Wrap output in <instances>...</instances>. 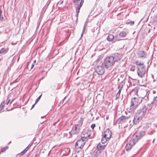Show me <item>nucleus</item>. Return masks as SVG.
Returning a JSON list of instances; mask_svg holds the SVG:
<instances>
[{"instance_id":"nucleus-1","label":"nucleus","mask_w":157,"mask_h":157,"mask_svg":"<svg viewBox=\"0 0 157 157\" xmlns=\"http://www.w3.org/2000/svg\"><path fill=\"white\" fill-rule=\"evenodd\" d=\"M141 98L134 97L131 99L130 110L132 111L136 109L142 102Z\"/></svg>"},{"instance_id":"nucleus-2","label":"nucleus","mask_w":157,"mask_h":157,"mask_svg":"<svg viewBox=\"0 0 157 157\" xmlns=\"http://www.w3.org/2000/svg\"><path fill=\"white\" fill-rule=\"evenodd\" d=\"M102 65V66H98L96 69V71L99 75H102L104 73V70L103 67L106 68H108V58L107 57L105 59Z\"/></svg>"},{"instance_id":"nucleus-3","label":"nucleus","mask_w":157,"mask_h":157,"mask_svg":"<svg viewBox=\"0 0 157 157\" xmlns=\"http://www.w3.org/2000/svg\"><path fill=\"white\" fill-rule=\"evenodd\" d=\"M82 118L81 117L80 120L78 121V123L72 128L71 134H77L79 132L82 124Z\"/></svg>"},{"instance_id":"nucleus-4","label":"nucleus","mask_w":157,"mask_h":157,"mask_svg":"<svg viewBox=\"0 0 157 157\" xmlns=\"http://www.w3.org/2000/svg\"><path fill=\"white\" fill-rule=\"evenodd\" d=\"M107 144V143L106 144H102V143L101 142L98 143L97 146V148L94 150V154L96 156H98L100 154L101 151L104 150Z\"/></svg>"},{"instance_id":"nucleus-5","label":"nucleus","mask_w":157,"mask_h":157,"mask_svg":"<svg viewBox=\"0 0 157 157\" xmlns=\"http://www.w3.org/2000/svg\"><path fill=\"white\" fill-rule=\"evenodd\" d=\"M137 73L138 76L141 78H143L146 72V67L145 66H137Z\"/></svg>"},{"instance_id":"nucleus-6","label":"nucleus","mask_w":157,"mask_h":157,"mask_svg":"<svg viewBox=\"0 0 157 157\" xmlns=\"http://www.w3.org/2000/svg\"><path fill=\"white\" fill-rule=\"evenodd\" d=\"M85 143V140L83 138H81L78 140L75 143V147L76 149H78L79 151L81 150L83 148Z\"/></svg>"},{"instance_id":"nucleus-7","label":"nucleus","mask_w":157,"mask_h":157,"mask_svg":"<svg viewBox=\"0 0 157 157\" xmlns=\"http://www.w3.org/2000/svg\"><path fill=\"white\" fill-rule=\"evenodd\" d=\"M147 109V108L146 106H144L143 108L140 109L136 113L138 116L143 118L146 115V113Z\"/></svg>"},{"instance_id":"nucleus-8","label":"nucleus","mask_w":157,"mask_h":157,"mask_svg":"<svg viewBox=\"0 0 157 157\" xmlns=\"http://www.w3.org/2000/svg\"><path fill=\"white\" fill-rule=\"evenodd\" d=\"M145 134V132L144 131H141L139 132L137 135H136L135 137L131 140H133V142L135 144L140 139L144 136Z\"/></svg>"},{"instance_id":"nucleus-9","label":"nucleus","mask_w":157,"mask_h":157,"mask_svg":"<svg viewBox=\"0 0 157 157\" xmlns=\"http://www.w3.org/2000/svg\"><path fill=\"white\" fill-rule=\"evenodd\" d=\"M129 117L122 116L117 119L116 122L118 124L124 123L129 121Z\"/></svg>"},{"instance_id":"nucleus-10","label":"nucleus","mask_w":157,"mask_h":157,"mask_svg":"<svg viewBox=\"0 0 157 157\" xmlns=\"http://www.w3.org/2000/svg\"><path fill=\"white\" fill-rule=\"evenodd\" d=\"M108 129H107L105 131L104 133L102 134V138L101 139V143L102 144H105L107 141L108 137H107L108 134Z\"/></svg>"},{"instance_id":"nucleus-11","label":"nucleus","mask_w":157,"mask_h":157,"mask_svg":"<svg viewBox=\"0 0 157 157\" xmlns=\"http://www.w3.org/2000/svg\"><path fill=\"white\" fill-rule=\"evenodd\" d=\"M142 118L138 116L136 114L135 115L134 118L133 120V123L134 124H137L140 122L142 119Z\"/></svg>"},{"instance_id":"nucleus-12","label":"nucleus","mask_w":157,"mask_h":157,"mask_svg":"<svg viewBox=\"0 0 157 157\" xmlns=\"http://www.w3.org/2000/svg\"><path fill=\"white\" fill-rule=\"evenodd\" d=\"M138 90L137 88L135 87L130 92V94L132 97H134V96L135 95L137 96L138 95Z\"/></svg>"},{"instance_id":"nucleus-13","label":"nucleus","mask_w":157,"mask_h":157,"mask_svg":"<svg viewBox=\"0 0 157 157\" xmlns=\"http://www.w3.org/2000/svg\"><path fill=\"white\" fill-rule=\"evenodd\" d=\"M147 94V92L144 90H143L140 91L138 96L139 98H141L143 99L146 96Z\"/></svg>"},{"instance_id":"nucleus-14","label":"nucleus","mask_w":157,"mask_h":157,"mask_svg":"<svg viewBox=\"0 0 157 157\" xmlns=\"http://www.w3.org/2000/svg\"><path fill=\"white\" fill-rule=\"evenodd\" d=\"M133 140H131L130 141L129 143L127 144L125 146V149L127 151H128L130 150L132 147L134 145L135 143L133 142Z\"/></svg>"},{"instance_id":"nucleus-15","label":"nucleus","mask_w":157,"mask_h":157,"mask_svg":"<svg viewBox=\"0 0 157 157\" xmlns=\"http://www.w3.org/2000/svg\"><path fill=\"white\" fill-rule=\"evenodd\" d=\"M138 56L139 58H146L147 56V53L144 51H140L138 53Z\"/></svg>"},{"instance_id":"nucleus-16","label":"nucleus","mask_w":157,"mask_h":157,"mask_svg":"<svg viewBox=\"0 0 157 157\" xmlns=\"http://www.w3.org/2000/svg\"><path fill=\"white\" fill-rule=\"evenodd\" d=\"M84 2V0H81L80 2V3L79 4H78V6L77 7L76 9V13H77V15H76V17H78V14L79 12V10H80Z\"/></svg>"},{"instance_id":"nucleus-17","label":"nucleus","mask_w":157,"mask_h":157,"mask_svg":"<svg viewBox=\"0 0 157 157\" xmlns=\"http://www.w3.org/2000/svg\"><path fill=\"white\" fill-rule=\"evenodd\" d=\"M114 58L113 56H109V65L112 66L115 62Z\"/></svg>"},{"instance_id":"nucleus-18","label":"nucleus","mask_w":157,"mask_h":157,"mask_svg":"<svg viewBox=\"0 0 157 157\" xmlns=\"http://www.w3.org/2000/svg\"><path fill=\"white\" fill-rule=\"evenodd\" d=\"M116 40V39L114 38V36L112 34L109 35V41H112L113 42H114Z\"/></svg>"},{"instance_id":"nucleus-19","label":"nucleus","mask_w":157,"mask_h":157,"mask_svg":"<svg viewBox=\"0 0 157 157\" xmlns=\"http://www.w3.org/2000/svg\"><path fill=\"white\" fill-rule=\"evenodd\" d=\"M90 132H88V133L85 134H83V136H82L81 138H83V139H84L85 140H87L88 138H90L89 136H90Z\"/></svg>"},{"instance_id":"nucleus-20","label":"nucleus","mask_w":157,"mask_h":157,"mask_svg":"<svg viewBox=\"0 0 157 157\" xmlns=\"http://www.w3.org/2000/svg\"><path fill=\"white\" fill-rule=\"evenodd\" d=\"M127 33L128 32L125 31H122L119 33V36L121 37H124L126 36Z\"/></svg>"},{"instance_id":"nucleus-21","label":"nucleus","mask_w":157,"mask_h":157,"mask_svg":"<svg viewBox=\"0 0 157 157\" xmlns=\"http://www.w3.org/2000/svg\"><path fill=\"white\" fill-rule=\"evenodd\" d=\"M129 69L130 71H135L136 69V67L134 65H130L129 67Z\"/></svg>"},{"instance_id":"nucleus-22","label":"nucleus","mask_w":157,"mask_h":157,"mask_svg":"<svg viewBox=\"0 0 157 157\" xmlns=\"http://www.w3.org/2000/svg\"><path fill=\"white\" fill-rule=\"evenodd\" d=\"M135 63L136 64L139 66H145L144 65V63L143 62H140L138 61H136L135 62Z\"/></svg>"},{"instance_id":"nucleus-23","label":"nucleus","mask_w":157,"mask_h":157,"mask_svg":"<svg viewBox=\"0 0 157 157\" xmlns=\"http://www.w3.org/2000/svg\"><path fill=\"white\" fill-rule=\"evenodd\" d=\"M8 50L5 48H2L0 50V54H4L7 52Z\"/></svg>"},{"instance_id":"nucleus-24","label":"nucleus","mask_w":157,"mask_h":157,"mask_svg":"<svg viewBox=\"0 0 157 157\" xmlns=\"http://www.w3.org/2000/svg\"><path fill=\"white\" fill-rule=\"evenodd\" d=\"M154 104V103L153 101H152L150 104H148L147 105V109L148 108L149 110L151 109L153 107Z\"/></svg>"},{"instance_id":"nucleus-25","label":"nucleus","mask_w":157,"mask_h":157,"mask_svg":"<svg viewBox=\"0 0 157 157\" xmlns=\"http://www.w3.org/2000/svg\"><path fill=\"white\" fill-rule=\"evenodd\" d=\"M4 20V17L2 14V13L1 10H0V20L2 21Z\"/></svg>"},{"instance_id":"nucleus-26","label":"nucleus","mask_w":157,"mask_h":157,"mask_svg":"<svg viewBox=\"0 0 157 157\" xmlns=\"http://www.w3.org/2000/svg\"><path fill=\"white\" fill-rule=\"evenodd\" d=\"M5 105V101H4L1 104V107H0V111H1L4 109Z\"/></svg>"},{"instance_id":"nucleus-27","label":"nucleus","mask_w":157,"mask_h":157,"mask_svg":"<svg viewBox=\"0 0 157 157\" xmlns=\"http://www.w3.org/2000/svg\"><path fill=\"white\" fill-rule=\"evenodd\" d=\"M153 102L154 103L155 105H157V96L155 97H154Z\"/></svg>"},{"instance_id":"nucleus-28","label":"nucleus","mask_w":157,"mask_h":157,"mask_svg":"<svg viewBox=\"0 0 157 157\" xmlns=\"http://www.w3.org/2000/svg\"><path fill=\"white\" fill-rule=\"evenodd\" d=\"M28 151L27 148H25L22 151L21 153L20 154L21 155H24Z\"/></svg>"},{"instance_id":"nucleus-29","label":"nucleus","mask_w":157,"mask_h":157,"mask_svg":"<svg viewBox=\"0 0 157 157\" xmlns=\"http://www.w3.org/2000/svg\"><path fill=\"white\" fill-rule=\"evenodd\" d=\"M42 94H41L36 100L35 104H36L37 102H38L40 100L41 96H42Z\"/></svg>"},{"instance_id":"nucleus-30","label":"nucleus","mask_w":157,"mask_h":157,"mask_svg":"<svg viewBox=\"0 0 157 157\" xmlns=\"http://www.w3.org/2000/svg\"><path fill=\"white\" fill-rule=\"evenodd\" d=\"M120 94L119 93H117L116 95V99H117L119 98L120 96Z\"/></svg>"},{"instance_id":"nucleus-31","label":"nucleus","mask_w":157,"mask_h":157,"mask_svg":"<svg viewBox=\"0 0 157 157\" xmlns=\"http://www.w3.org/2000/svg\"><path fill=\"white\" fill-rule=\"evenodd\" d=\"M80 0H74L73 2L75 4H78Z\"/></svg>"},{"instance_id":"nucleus-32","label":"nucleus","mask_w":157,"mask_h":157,"mask_svg":"<svg viewBox=\"0 0 157 157\" xmlns=\"http://www.w3.org/2000/svg\"><path fill=\"white\" fill-rule=\"evenodd\" d=\"M8 148V147H5L4 148H3V149H2V151H1V152H4L6 149H7Z\"/></svg>"},{"instance_id":"nucleus-33","label":"nucleus","mask_w":157,"mask_h":157,"mask_svg":"<svg viewBox=\"0 0 157 157\" xmlns=\"http://www.w3.org/2000/svg\"><path fill=\"white\" fill-rule=\"evenodd\" d=\"M109 135H110V136H109V140L111 138V136H112V132H111V131H110V132L109 133Z\"/></svg>"},{"instance_id":"nucleus-34","label":"nucleus","mask_w":157,"mask_h":157,"mask_svg":"<svg viewBox=\"0 0 157 157\" xmlns=\"http://www.w3.org/2000/svg\"><path fill=\"white\" fill-rule=\"evenodd\" d=\"M95 124H92L91 125V128L93 129L94 127H95Z\"/></svg>"},{"instance_id":"nucleus-35","label":"nucleus","mask_w":157,"mask_h":157,"mask_svg":"<svg viewBox=\"0 0 157 157\" xmlns=\"http://www.w3.org/2000/svg\"><path fill=\"white\" fill-rule=\"evenodd\" d=\"M86 29V28L85 27H83V31H82V33L81 34V37H82V35H83V34L84 32V31H85V30Z\"/></svg>"},{"instance_id":"nucleus-36","label":"nucleus","mask_w":157,"mask_h":157,"mask_svg":"<svg viewBox=\"0 0 157 157\" xmlns=\"http://www.w3.org/2000/svg\"><path fill=\"white\" fill-rule=\"evenodd\" d=\"M154 21L157 23V14L154 18Z\"/></svg>"},{"instance_id":"nucleus-37","label":"nucleus","mask_w":157,"mask_h":157,"mask_svg":"<svg viewBox=\"0 0 157 157\" xmlns=\"http://www.w3.org/2000/svg\"><path fill=\"white\" fill-rule=\"evenodd\" d=\"M121 87L119 90V91L118 92V93H119L120 94V93H121Z\"/></svg>"},{"instance_id":"nucleus-38","label":"nucleus","mask_w":157,"mask_h":157,"mask_svg":"<svg viewBox=\"0 0 157 157\" xmlns=\"http://www.w3.org/2000/svg\"><path fill=\"white\" fill-rule=\"evenodd\" d=\"M34 64H33L32 65H31V69H32V68H33V67H34Z\"/></svg>"},{"instance_id":"nucleus-39","label":"nucleus","mask_w":157,"mask_h":157,"mask_svg":"<svg viewBox=\"0 0 157 157\" xmlns=\"http://www.w3.org/2000/svg\"><path fill=\"white\" fill-rule=\"evenodd\" d=\"M99 57L98 58V59L97 60H96V62H97L98 61V60L100 59V58H101V57L100 56H99Z\"/></svg>"},{"instance_id":"nucleus-40","label":"nucleus","mask_w":157,"mask_h":157,"mask_svg":"<svg viewBox=\"0 0 157 157\" xmlns=\"http://www.w3.org/2000/svg\"><path fill=\"white\" fill-rule=\"evenodd\" d=\"M130 23L131 25H133L134 24V22L133 21H131Z\"/></svg>"},{"instance_id":"nucleus-41","label":"nucleus","mask_w":157,"mask_h":157,"mask_svg":"<svg viewBox=\"0 0 157 157\" xmlns=\"http://www.w3.org/2000/svg\"><path fill=\"white\" fill-rule=\"evenodd\" d=\"M10 99H9V100H8V101L7 102V103H6V105H8V104H9V102H10Z\"/></svg>"},{"instance_id":"nucleus-42","label":"nucleus","mask_w":157,"mask_h":157,"mask_svg":"<svg viewBox=\"0 0 157 157\" xmlns=\"http://www.w3.org/2000/svg\"><path fill=\"white\" fill-rule=\"evenodd\" d=\"M35 103L32 106V107L31 108V109H32L33 108H34V106L35 105Z\"/></svg>"},{"instance_id":"nucleus-43","label":"nucleus","mask_w":157,"mask_h":157,"mask_svg":"<svg viewBox=\"0 0 157 157\" xmlns=\"http://www.w3.org/2000/svg\"><path fill=\"white\" fill-rule=\"evenodd\" d=\"M29 145L26 148H27V150H28V149H29Z\"/></svg>"},{"instance_id":"nucleus-44","label":"nucleus","mask_w":157,"mask_h":157,"mask_svg":"<svg viewBox=\"0 0 157 157\" xmlns=\"http://www.w3.org/2000/svg\"><path fill=\"white\" fill-rule=\"evenodd\" d=\"M86 24H85L84 25V27H85L86 28Z\"/></svg>"},{"instance_id":"nucleus-45","label":"nucleus","mask_w":157,"mask_h":157,"mask_svg":"<svg viewBox=\"0 0 157 157\" xmlns=\"http://www.w3.org/2000/svg\"><path fill=\"white\" fill-rule=\"evenodd\" d=\"M106 119L107 120H108V117H106Z\"/></svg>"},{"instance_id":"nucleus-46","label":"nucleus","mask_w":157,"mask_h":157,"mask_svg":"<svg viewBox=\"0 0 157 157\" xmlns=\"http://www.w3.org/2000/svg\"><path fill=\"white\" fill-rule=\"evenodd\" d=\"M108 36L106 38V39L107 40H108Z\"/></svg>"},{"instance_id":"nucleus-47","label":"nucleus","mask_w":157,"mask_h":157,"mask_svg":"<svg viewBox=\"0 0 157 157\" xmlns=\"http://www.w3.org/2000/svg\"><path fill=\"white\" fill-rule=\"evenodd\" d=\"M36 62V60H35L34 61V63H35Z\"/></svg>"},{"instance_id":"nucleus-48","label":"nucleus","mask_w":157,"mask_h":157,"mask_svg":"<svg viewBox=\"0 0 157 157\" xmlns=\"http://www.w3.org/2000/svg\"><path fill=\"white\" fill-rule=\"evenodd\" d=\"M12 101H13V100H12V101L11 102H10V104H11V103H12Z\"/></svg>"},{"instance_id":"nucleus-49","label":"nucleus","mask_w":157,"mask_h":157,"mask_svg":"<svg viewBox=\"0 0 157 157\" xmlns=\"http://www.w3.org/2000/svg\"><path fill=\"white\" fill-rule=\"evenodd\" d=\"M119 87H120V86H118V88H119Z\"/></svg>"},{"instance_id":"nucleus-50","label":"nucleus","mask_w":157,"mask_h":157,"mask_svg":"<svg viewBox=\"0 0 157 157\" xmlns=\"http://www.w3.org/2000/svg\"><path fill=\"white\" fill-rule=\"evenodd\" d=\"M43 118V117H41V118Z\"/></svg>"}]
</instances>
